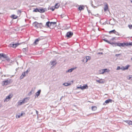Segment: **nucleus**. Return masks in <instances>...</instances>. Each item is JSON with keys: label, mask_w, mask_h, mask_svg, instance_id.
<instances>
[{"label": "nucleus", "mask_w": 132, "mask_h": 132, "mask_svg": "<svg viewBox=\"0 0 132 132\" xmlns=\"http://www.w3.org/2000/svg\"><path fill=\"white\" fill-rule=\"evenodd\" d=\"M29 71L28 70H27L25 72V73H28V72H29Z\"/></svg>", "instance_id": "nucleus-42"}, {"label": "nucleus", "mask_w": 132, "mask_h": 132, "mask_svg": "<svg viewBox=\"0 0 132 132\" xmlns=\"http://www.w3.org/2000/svg\"><path fill=\"white\" fill-rule=\"evenodd\" d=\"M11 18H13V19H16L18 18V16L15 15H12L11 16Z\"/></svg>", "instance_id": "nucleus-25"}, {"label": "nucleus", "mask_w": 132, "mask_h": 132, "mask_svg": "<svg viewBox=\"0 0 132 132\" xmlns=\"http://www.w3.org/2000/svg\"><path fill=\"white\" fill-rule=\"evenodd\" d=\"M120 69H121V68H120V67L118 66L117 67V70H119Z\"/></svg>", "instance_id": "nucleus-38"}, {"label": "nucleus", "mask_w": 132, "mask_h": 132, "mask_svg": "<svg viewBox=\"0 0 132 132\" xmlns=\"http://www.w3.org/2000/svg\"><path fill=\"white\" fill-rule=\"evenodd\" d=\"M54 7H52V8H51V9L52 11H53L54 10V9H55V8H54Z\"/></svg>", "instance_id": "nucleus-39"}, {"label": "nucleus", "mask_w": 132, "mask_h": 132, "mask_svg": "<svg viewBox=\"0 0 132 132\" xmlns=\"http://www.w3.org/2000/svg\"><path fill=\"white\" fill-rule=\"evenodd\" d=\"M104 70V72H109L110 71V70H108L107 69H103Z\"/></svg>", "instance_id": "nucleus-35"}, {"label": "nucleus", "mask_w": 132, "mask_h": 132, "mask_svg": "<svg viewBox=\"0 0 132 132\" xmlns=\"http://www.w3.org/2000/svg\"><path fill=\"white\" fill-rule=\"evenodd\" d=\"M41 92V90H39L36 93V95L37 96H39Z\"/></svg>", "instance_id": "nucleus-26"}, {"label": "nucleus", "mask_w": 132, "mask_h": 132, "mask_svg": "<svg viewBox=\"0 0 132 132\" xmlns=\"http://www.w3.org/2000/svg\"><path fill=\"white\" fill-rule=\"evenodd\" d=\"M128 79L130 80H132V76L130 75L129 76Z\"/></svg>", "instance_id": "nucleus-34"}, {"label": "nucleus", "mask_w": 132, "mask_h": 132, "mask_svg": "<svg viewBox=\"0 0 132 132\" xmlns=\"http://www.w3.org/2000/svg\"><path fill=\"white\" fill-rule=\"evenodd\" d=\"M99 73L100 74H103L104 73V71L103 69H101L100 70Z\"/></svg>", "instance_id": "nucleus-28"}, {"label": "nucleus", "mask_w": 132, "mask_h": 132, "mask_svg": "<svg viewBox=\"0 0 132 132\" xmlns=\"http://www.w3.org/2000/svg\"><path fill=\"white\" fill-rule=\"evenodd\" d=\"M131 60H132V58H131Z\"/></svg>", "instance_id": "nucleus-46"}, {"label": "nucleus", "mask_w": 132, "mask_h": 132, "mask_svg": "<svg viewBox=\"0 0 132 132\" xmlns=\"http://www.w3.org/2000/svg\"><path fill=\"white\" fill-rule=\"evenodd\" d=\"M60 6V4L59 3H57L55 5L54 8L56 9L58 8Z\"/></svg>", "instance_id": "nucleus-22"}, {"label": "nucleus", "mask_w": 132, "mask_h": 132, "mask_svg": "<svg viewBox=\"0 0 132 132\" xmlns=\"http://www.w3.org/2000/svg\"><path fill=\"white\" fill-rule=\"evenodd\" d=\"M108 4H106L105 5V6L104 9V10L105 11H106L108 10Z\"/></svg>", "instance_id": "nucleus-23"}, {"label": "nucleus", "mask_w": 132, "mask_h": 132, "mask_svg": "<svg viewBox=\"0 0 132 132\" xmlns=\"http://www.w3.org/2000/svg\"><path fill=\"white\" fill-rule=\"evenodd\" d=\"M33 12H39V9H38L37 8L36 9L33 10Z\"/></svg>", "instance_id": "nucleus-31"}, {"label": "nucleus", "mask_w": 132, "mask_h": 132, "mask_svg": "<svg viewBox=\"0 0 132 132\" xmlns=\"http://www.w3.org/2000/svg\"><path fill=\"white\" fill-rule=\"evenodd\" d=\"M73 81H71L69 83L65 82L63 84V85L65 86H70L71 85V83H73Z\"/></svg>", "instance_id": "nucleus-8"}, {"label": "nucleus", "mask_w": 132, "mask_h": 132, "mask_svg": "<svg viewBox=\"0 0 132 132\" xmlns=\"http://www.w3.org/2000/svg\"><path fill=\"white\" fill-rule=\"evenodd\" d=\"M101 54H103V53H101Z\"/></svg>", "instance_id": "nucleus-45"}, {"label": "nucleus", "mask_w": 132, "mask_h": 132, "mask_svg": "<svg viewBox=\"0 0 132 132\" xmlns=\"http://www.w3.org/2000/svg\"><path fill=\"white\" fill-rule=\"evenodd\" d=\"M96 81L97 82L100 83H103L104 82L103 80L102 79L99 80H97Z\"/></svg>", "instance_id": "nucleus-14"}, {"label": "nucleus", "mask_w": 132, "mask_h": 132, "mask_svg": "<svg viewBox=\"0 0 132 132\" xmlns=\"http://www.w3.org/2000/svg\"><path fill=\"white\" fill-rule=\"evenodd\" d=\"M81 89L83 90L86 89H87L88 88V86L86 84L82 86H81Z\"/></svg>", "instance_id": "nucleus-15"}, {"label": "nucleus", "mask_w": 132, "mask_h": 132, "mask_svg": "<svg viewBox=\"0 0 132 132\" xmlns=\"http://www.w3.org/2000/svg\"><path fill=\"white\" fill-rule=\"evenodd\" d=\"M92 110L95 111L97 109V107L96 106H92Z\"/></svg>", "instance_id": "nucleus-24"}, {"label": "nucleus", "mask_w": 132, "mask_h": 132, "mask_svg": "<svg viewBox=\"0 0 132 132\" xmlns=\"http://www.w3.org/2000/svg\"><path fill=\"white\" fill-rule=\"evenodd\" d=\"M25 103V99L23 100H20L18 102V104L19 105H22L23 103Z\"/></svg>", "instance_id": "nucleus-11"}, {"label": "nucleus", "mask_w": 132, "mask_h": 132, "mask_svg": "<svg viewBox=\"0 0 132 132\" xmlns=\"http://www.w3.org/2000/svg\"><path fill=\"white\" fill-rule=\"evenodd\" d=\"M19 43H16L14 44L12 43H11L9 45V47H12L14 48H15L16 47L20 45Z\"/></svg>", "instance_id": "nucleus-4"}, {"label": "nucleus", "mask_w": 132, "mask_h": 132, "mask_svg": "<svg viewBox=\"0 0 132 132\" xmlns=\"http://www.w3.org/2000/svg\"><path fill=\"white\" fill-rule=\"evenodd\" d=\"M112 100L110 99H108V100H106L105 101V103L106 104H108L109 103H111L112 102Z\"/></svg>", "instance_id": "nucleus-18"}, {"label": "nucleus", "mask_w": 132, "mask_h": 132, "mask_svg": "<svg viewBox=\"0 0 132 132\" xmlns=\"http://www.w3.org/2000/svg\"><path fill=\"white\" fill-rule=\"evenodd\" d=\"M13 95L12 94H10L9 95L7 96L4 100V102H7L9 101L10 99L12 97Z\"/></svg>", "instance_id": "nucleus-3"}, {"label": "nucleus", "mask_w": 132, "mask_h": 132, "mask_svg": "<svg viewBox=\"0 0 132 132\" xmlns=\"http://www.w3.org/2000/svg\"><path fill=\"white\" fill-rule=\"evenodd\" d=\"M23 114H25V113H22L20 115H16V118H19L21 117V116H22Z\"/></svg>", "instance_id": "nucleus-27"}, {"label": "nucleus", "mask_w": 132, "mask_h": 132, "mask_svg": "<svg viewBox=\"0 0 132 132\" xmlns=\"http://www.w3.org/2000/svg\"><path fill=\"white\" fill-rule=\"evenodd\" d=\"M56 64V61H53L51 62V64L53 66L55 65Z\"/></svg>", "instance_id": "nucleus-30"}, {"label": "nucleus", "mask_w": 132, "mask_h": 132, "mask_svg": "<svg viewBox=\"0 0 132 132\" xmlns=\"http://www.w3.org/2000/svg\"><path fill=\"white\" fill-rule=\"evenodd\" d=\"M128 26L130 29H132V25H129Z\"/></svg>", "instance_id": "nucleus-37"}, {"label": "nucleus", "mask_w": 132, "mask_h": 132, "mask_svg": "<svg viewBox=\"0 0 132 132\" xmlns=\"http://www.w3.org/2000/svg\"><path fill=\"white\" fill-rule=\"evenodd\" d=\"M33 25L36 28H42L43 26L42 24L41 23H39L36 22L33 23Z\"/></svg>", "instance_id": "nucleus-1"}, {"label": "nucleus", "mask_w": 132, "mask_h": 132, "mask_svg": "<svg viewBox=\"0 0 132 132\" xmlns=\"http://www.w3.org/2000/svg\"><path fill=\"white\" fill-rule=\"evenodd\" d=\"M84 6L83 5H80L78 8V9L80 11L84 10Z\"/></svg>", "instance_id": "nucleus-16"}, {"label": "nucleus", "mask_w": 132, "mask_h": 132, "mask_svg": "<svg viewBox=\"0 0 132 132\" xmlns=\"http://www.w3.org/2000/svg\"><path fill=\"white\" fill-rule=\"evenodd\" d=\"M124 121L128 124L129 125H132V121L130 120H124Z\"/></svg>", "instance_id": "nucleus-12"}, {"label": "nucleus", "mask_w": 132, "mask_h": 132, "mask_svg": "<svg viewBox=\"0 0 132 132\" xmlns=\"http://www.w3.org/2000/svg\"><path fill=\"white\" fill-rule=\"evenodd\" d=\"M105 41H106V42H107L108 43H109L110 44L112 45L113 46H115V47L117 46V43H110L109 42H107V40H105Z\"/></svg>", "instance_id": "nucleus-17"}, {"label": "nucleus", "mask_w": 132, "mask_h": 132, "mask_svg": "<svg viewBox=\"0 0 132 132\" xmlns=\"http://www.w3.org/2000/svg\"><path fill=\"white\" fill-rule=\"evenodd\" d=\"M10 83L8 80H6L2 82V84L3 86L6 85Z\"/></svg>", "instance_id": "nucleus-6"}, {"label": "nucleus", "mask_w": 132, "mask_h": 132, "mask_svg": "<svg viewBox=\"0 0 132 132\" xmlns=\"http://www.w3.org/2000/svg\"><path fill=\"white\" fill-rule=\"evenodd\" d=\"M127 43H121V47H124L125 46H127Z\"/></svg>", "instance_id": "nucleus-21"}, {"label": "nucleus", "mask_w": 132, "mask_h": 132, "mask_svg": "<svg viewBox=\"0 0 132 132\" xmlns=\"http://www.w3.org/2000/svg\"><path fill=\"white\" fill-rule=\"evenodd\" d=\"M73 35V33L72 32H69L67 33L66 35V36L70 38Z\"/></svg>", "instance_id": "nucleus-9"}, {"label": "nucleus", "mask_w": 132, "mask_h": 132, "mask_svg": "<svg viewBox=\"0 0 132 132\" xmlns=\"http://www.w3.org/2000/svg\"><path fill=\"white\" fill-rule=\"evenodd\" d=\"M91 59V57L89 56H86V57L84 58L82 61L84 62H86L88 60H89Z\"/></svg>", "instance_id": "nucleus-5"}, {"label": "nucleus", "mask_w": 132, "mask_h": 132, "mask_svg": "<svg viewBox=\"0 0 132 132\" xmlns=\"http://www.w3.org/2000/svg\"><path fill=\"white\" fill-rule=\"evenodd\" d=\"M116 32V31L115 30H112L111 31L109 32V33L110 34L111 33L113 32L114 33H115Z\"/></svg>", "instance_id": "nucleus-29"}, {"label": "nucleus", "mask_w": 132, "mask_h": 132, "mask_svg": "<svg viewBox=\"0 0 132 132\" xmlns=\"http://www.w3.org/2000/svg\"><path fill=\"white\" fill-rule=\"evenodd\" d=\"M40 40V39H36L34 43V45H37L38 44V42Z\"/></svg>", "instance_id": "nucleus-20"}, {"label": "nucleus", "mask_w": 132, "mask_h": 132, "mask_svg": "<svg viewBox=\"0 0 132 132\" xmlns=\"http://www.w3.org/2000/svg\"><path fill=\"white\" fill-rule=\"evenodd\" d=\"M74 68H72L70 69H69V70H68V71H67V72H71L74 70Z\"/></svg>", "instance_id": "nucleus-32"}, {"label": "nucleus", "mask_w": 132, "mask_h": 132, "mask_svg": "<svg viewBox=\"0 0 132 132\" xmlns=\"http://www.w3.org/2000/svg\"><path fill=\"white\" fill-rule=\"evenodd\" d=\"M129 67L130 65H128L126 66L125 67H122L121 68V69L122 70H125L127 69Z\"/></svg>", "instance_id": "nucleus-10"}, {"label": "nucleus", "mask_w": 132, "mask_h": 132, "mask_svg": "<svg viewBox=\"0 0 132 132\" xmlns=\"http://www.w3.org/2000/svg\"><path fill=\"white\" fill-rule=\"evenodd\" d=\"M127 46H132V42L129 43H127Z\"/></svg>", "instance_id": "nucleus-33"}, {"label": "nucleus", "mask_w": 132, "mask_h": 132, "mask_svg": "<svg viewBox=\"0 0 132 132\" xmlns=\"http://www.w3.org/2000/svg\"><path fill=\"white\" fill-rule=\"evenodd\" d=\"M56 24V22H50L49 21H48L46 23V25L49 27L51 28V27H52L54 26V25Z\"/></svg>", "instance_id": "nucleus-2"}, {"label": "nucleus", "mask_w": 132, "mask_h": 132, "mask_svg": "<svg viewBox=\"0 0 132 132\" xmlns=\"http://www.w3.org/2000/svg\"><path fill=\"white\" fill-rule=\"evenodd\" d=\"M45 11V10L44 9L41 8L39 9V12L41 13H44Z\"/></svg>", "instance_id": "nucleus-19"}, {"label": "nucleus", "mask_w": 132, "mask_h": 132, "mask_svg": "<svg viewBox=\"0 0 132 132\" xmlns=\"http://www.w3.org/2000/svg\"><path fill=\"white\" fill-rule=\"evenodd\" d=\"M36 114L38 115V112L37 111V110H36Z\"/></svg>", "instance_id": "nucleus-41"}, {"label": "nucleus", "mask_w": 132, "mask_h": 132, "mask_svg": "<svg viewBox=\"0 0 132 132\" xmlns=\"http://www.w3.org/2000/svg\"><path fill=\"white\" fill-rule=\"evenodd\" d=\"M131 3H132V1H131Z\"/></svg>", "instance_id": "nucleus-44"}, {"label": "nucleus", "mask_w": 132, "mask_h": 132, "mask_svg": "<svg viewBox=\"0 0 132 132\" xmlns=\"http://www.w3.org/2000/svg\"><path fill=\"white\" fill-rule=\"evenodd\" d=\"M117 46L119 47H121V43H117Z\"/></svg>", "instance_id": "nucleus-36"}, {"label": "nucleus", "mask_w": 132, "mask_h": 132, "mask_svg": "<svg viewBox=\"0 0 132 132\" xmlns=\"http://www.w3.org/2000/svg\"><path fill=\"white\" fill-rule=\"evenodd\" d=\"M26 76L25 72H23L22 74V75L20 77V79H22L23 78Z\"/></svg>", "instance_id": "nucleus-13"}, {"label": "nucleus", "mask_w": 132, "mask_h": 132, "mask_svg": "<svg viewBox=\"0 0 132 132\" xmlns=\"http://www.w3.org/2000/svg\"><path fill=\"white\" fill-rule=\"evenodd\" d=\"M121 54H116L115 56H118L120 55Z\"/></svg>", "instance_id": "nucleus-40"}, {"label": "nucleus", "mask_w": 132, "mask_h": 132, "mask_svg": "<svg viewBox=\"0 0 132 132\" xmlns=\"http://www.w3.org/2000/svg\"><path fill=\"white\" fill-rule=\"evenodd\" d=\"M0 56L1 57H3L4 59H5L6 60H7V55L3 53L0 54Z\"/></svg>", "instance_id": "nucleus-7"}, {"label": "nucleus", "mask_w": 132, "mask_h": 132, "mask_svg": "<svg viewBox=\"0 0 132 132\" xmlns=\"http://www.w3.org/2000/svg\"><path fill=\"white\" fill-rule=\"evenodd\" d=\"M77 88H78V89H81V86L80 87H77Z\"/></svg>", "instance_id": "nucleus-43"}]
</instances>
